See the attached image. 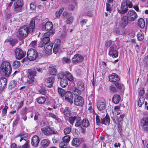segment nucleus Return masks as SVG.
Segmentation results:
<instances>
[{
    "instance_id": "f257e3e1",
    "label": "nucleus",
    "mask_w": 148,
    "mask_h": 148,
    "mask_svg": "<svg viewBox=\"0 0 148 148\" xmlns=\"http://www.w3.org/2000/svg\"><path fill=\"white\" fill-rule=\"evenodd\" d=\"M35 29V21L32 20L31 21L29 27L26 26H24L20 28L19 33L20 35L23 37L26 36L28 33L32 32Z\"/></svg>"
},
{
    "instance_id": "f03ea898",
    "label": "nucleus",
    "mask_w": 148,
    "mask_h": 148,
    "mask_svg": "<svg viewBox=\"0 0 148 148\" xmlns=\"http://www.w3.org/2000/svg\"><path fill=\"white\" fill-rule=\"evenodd\" d=\"M12 69L9 62L4 61L0 66V73L1 74L6 77H9L11 74Z\"/></svg>"
},
{
    "instance_id": "7ed1b4c3",
    "label": "nucleus",
    "mask_w": 148,
    "mask_h": 148,
    "mask_svg": "<svg viewBox=\"0 0 148 148\" xmlns=\"http://www.w3.org/2000/svg\"><path fill=\"white\" fill-rule=\"evenodd\" d=\"M38 56L36 51L34 49H30L27 52V59L30 61L35 60Z\"/></svg>"
},
{
    "instance_id": "20e7f679",
    "label": "nucleus",
    "mask_w": 148,
    "mask_h": 148,
    "mask_svg": "<svg viewBox=\"0 0 148 148\" xmlns=\"http://www.w3.org/2000/svg\"><path fill=\"white\" fill-rule=\"evenodd\" d=\"M129 21H133L136 20L138 18L136 13L133 10L129 11L127 14Z\"/></svg>"
},
{
    "instance_id": "39448f33",
    "label": "nucleus",
    "mask_w": 148,
    "mask_h": 148,
    "mask_svg": "<svg viewBox=\"0 0 148 148\" xmlns=\"http://www.w3.org/2000/svg\"><path fill=\"white\" fill-rule=\"evenodd\" d=\"M50 33L47 32L45 33L43 37L41 40L39 45V47H42L44 46V45H46L50 41L49 36Z\"/></svg>"
},
{
    "instance_id": "423d86ee",
    "label": "nucleus",
    "mask_w": 148,
    "mask_h": 148,
    "mask_svg": "<svg viewBox=\"0 0 148 148\" xmlns=\"http://www.w3.org/2000/svg\"><path fill=\"white\" fill-rule=\"evenodd\" d=\"M23 5L22 0H17L14 3V10L16 12L21 11Z\"/></svg>"
},
{
    "instance_id": "0eeeda50",
    "label": "nucleus",
    "mask_w": 148,
    "mask_h": 148,
    "mask_svg": "<svg viewBox=\"0 0 148 148\" xmlns=\"http://www.w3.org/2000/svg\"><path fill=\"white\" fill-rule=\"evenodd\" d=\"M41 131L46 136L56 134L55 131L52 130L50 127L47 126L41 129Z\"/></svg>"
},
{
    "instance_id": "6e6552de",
    "label": "nucleus",
    "mask_w": 148,
    "mask_h": 148,
    "mask_svg": "<svg viewBox=\"0 0 148 148\" xmlns=\"http://www.w3.org/2000/svg\"><path fill=\"white\" fill-rule=\"evenodd\" d=\"M106 102L104 100H99L97 102V106L99 111H102L105 110L106 106Z\"/></svg>"
},
{
    "instance_id": "1a4fd4ad",
    "label": "nucleus",
    "mask_w": 148,
    "mask_h": 148,
    "mask_svg": "<svg viewBox=\"0 0 148 148\" xmlns=\"http://www.w3.org/2000/svg\"><path fill=\"white\" fill-rule=\"evenodd\" d=\"M15 56L17 59H21L24 57L26 53H24L23 51L19 48L16 49L15 51Z\"/></svg>"
},
{
    "instance_id": "9d476101",
    "label": "nucleus",
    "mask_w": 148,
    "mask_h": 148,
    "mask_svg": "<svg viewBox=\"0 0 148 148\" xmlns=\"http://www.w3.org/2000/svg\"><path fill=\"white\" fill-rule=\"evenodd\" d=\"M84 57L80 54H76L74 56L72 59V62L74 63H80L84 61Z\"/></svg>"
},
{
    "instance_id": "9b49d317",
    "label": "nucleus",
    "mask_w": 148,
    "mask_h": 148,
    "mask_svg": "<svg viewBox=\"0 0 148 148\" xmlns=\"http://www.w3.org/2000/svg\"><path fill=\"white\" fill-rule=\"evenodd\" d=\"M74 102L76 105L80 106L83 105L84 103L82 97L80 96H77L75 97Z\"/></svg>"
},
{
    "instance_id": "f8f14e48",
    "label": "nucleus",
    "mask_w": 148,
    "mask_h": 148,
    "mask_svg": "<svg viewBox=\"0 0 148 148\" xmlns=\"http://www.w3.org/2000/svg\"><path fill=\"white\" fill-rule=\"evenodd\" d=\"M118 52L115 48L111 46L110 48L109 55L113 58H116L118 57Z\"/></svg>"
},
{
    "instance_id": "ddd939ff",
    "label": "nucleus",
    "mask_w": 148,
    "mask_h": 148,
    "mask_svg": "<svg viewBox=\"0 0 148 148\" xmlns=\"http://www.w3.org/2000/svg\"><path fill=\"white\" fill-rule=\"evenodd\" d=\"M64 97L66 101L69 102L71 104L73 103V95L70 91H67L65 94Z\"/></svg>"
},
{
    "instance_id": "4468645a",
    "label": "nucleus",
    "mask_w": 148,
    "mask_h": 148,
    "mask_svg": "<svg viewBox=\"0 0 148 148\" xmlns=\"http://www.w3.org/2000/svg\"><path fill=\"white\" fill-rule=\"evenodd\" d=\"M53 46L52 43L49 45H45L44 46V50L43 51L45 54L49 55L51 54L52 52Z\"/></svg>"
},
{
    "instance_id": "2eb2a0df",
    "label": "nucleus",
    "mask_w": 148,
    "mask_h": 148,
    "mask_svg": "<svg viewBox=\"0 0 148 148\" xmlns=\"http://www.w3.org/2000/svg\"><path fill=\"white\" fill-rule=\"evenodd\" d=\"M128 10L127 6L123 1L121 3L120 9L118 10V12L121 14H123L127 12Z\"/></svg>"
},
{
    "instance_id": "dca6fc26",
    "label": "nucleus",
    "mask_w": 148,
    "mask_h": 148,
    "mask_svg": "<svg viewBox=\"0 0 148 148\" xmlns=\"http://www.w3.org/2000/svg\"><path fill=\"white\" fill-rule=\"evenodd\" d=\"M39 142V138L37 136H34L32 139V144L34 147L37 146Z\"/></svg>"
},
{
    "instance_id": "f3484780",
    "label": "nucleus",
    "mask_w": 148,
    "mask_h": 148,
    "mask_svg": "<svg viewBox=\"0 0 148 148\" xmlns=\"http://www.w3.org/2000/svg\"><path fill=\"white\" fill-rule=\"evenodd\" d=\"M142 123L144 131L148 130V117H146L142 120Z\"/></svg>"
},
{
    "instance_id": "a211bd4d",
    "label": "nucleus",
    "mask_w": 148,
    "mask_h": 148,
    "mask_svg": "<svg viewBox=\"0 0 148 148\" xmlns=\"http://www.w3.org/2000/svg\"><path fill=\"white\" fill-rule=\"evenodd\" d=\"M109 80L111 82L118 81L119 80V78L118 75L115 73H112L109 76Z\"/></svg>"
},
{
    "instance_id": "6ab92c4d",
    "label": "nucleus",
    "mask_w": 148,
    "mask_h": 148,
    "mask_svg": "<svg viewBox=\"0 0 148 148\" xmlns=\"http://www.w3.org/2000/svg\"><path fill=\"white\" fill-rule=\"evenodd\" d=\"M53 28L52 23L50 21L47 22L45 24V29L47 32H49L52 30Z\"/></svg>"
},
{
    "instance_id": "aec40b11",
    "label": "nucleus",
    "mask_w": 148,
    "mask_h": 148,
    "mask_svg": "<svg viewBox=\"0 0 148 148\" xmlns=\"http://www.w3.org/2000/svg\"><path fill=\"white\" fill-rule=\"evenodd\" d=\"M82 142V139L74 138L72 141V145L75 147H78Z\"/></svg>"
},
{
    "instance_id": "412c9836",
    "label": "nucleus",
    "mask_w": 148,
    "mask_h": 148,
    "mask_svg": "<svg viewBox=\"0 0 148 148\" xmlns=\"http://www.w3.org/2000/svg\"><path fill=\"white\" fill-rule=\"evenodd\" d=\"M27 73L29 74L28 75L29 78H34L36 75L35 69H29L27 71Z\"/></svg>"
},
{
    "instance_id": "4be33fe9",
    "label": "nucleus",
    "mask_w": 148,
    "mask_h": 148,
    "mask_svg": "<svg viewBox=\"0 0 148 148\" xmlns=\"http://www.w3.org/2000/svg\"><path fill=\"white\" fill-rule=\"evenodd\" d=\"M7 83V80L5 77H2L0 79V90L4 88Z\"/></svg>"
},
{
    "instance_id": "5701e85b",
    "label": "nucleus",
    "mask_w": 148,
    "mask_h": 148,
    "mask_svg": "<svg viewBox=\"0 0 148 148\" xmlns=\"http://www.w3.org/2000/svg\"><path fill=\"white\" fill-rule=\"evenodd\" d=\"M71 4L68 7L69 9L71 10H73L75 6L77 5V2L76 0H71L70 1Z\"/></svg>"
},
{
    "instance_id": "b1692460",
    "label": "nucleus",
    "mask_w": 148,
    "mask_h": 148,
    "mask_svg": "<svg viewBox=\"0 0 148 148\" xmlns=\"http://www.w3.org/2000/svg\"><path fill=\"white\" fill-rule=\"evenodd\" d=\"M122 20L121 25L123 27H125L127 25L129 20L127 17L125 16H124L122 18Z\"/></svg>"
},
{
    "instance_id": "393cba45",
    "label": "nucleus",
    "mask_w": 148,
    "mask_h": 148,
    "mask_svg": "<svg viewBox=\"0 0 148 148\" xmlns=\"http://www.w3.org/2000/svg\"><path fill=\"white\" fill-rule=\"evenodd\" d=\"M121 97L120 96L117 94L114 95L112 98V101L115 104H117L121 100Z\"/></svg>"
},
{
    "instance_id": "a878e982",
    "label": "nucleus",
    "mask_w": 148,
    "mask_h": 148,
    "mask_svg": "<svg viewBox=\"0 0 148 148\" xmlns=\"http://www.w3.org/2000/svg\"><path fill=\"white\" fill-rule=\"evenodd\" d=\"M77 86L75 87L83 91L84 89V83L81 81H79L77 83Z\"/></svg>"
},
{
    "instance_id": "bb28decb",
    "label": "nucleus",
    "mask_w": 148,
    "mask_h": 148,
    "mask_svg": "<svg viewBox=\"0 0 148 148\" xmlns=\"http://www.w3.org/2000/svg\"><path fill=\"white\" fill-rule=\"evenodd\" d=\"M55 81V78L53 77H50L46 79L45 82L46 83H50V85L48 86L49 87H51L52 86V84H53Z\"/></svg>"
},
{
    "instance_id": "cd10ccee",
    "label": "nucleus",
    "mask_w": 148,
    "mask_h": 148,
    "mask_svg": "<svg viewBox=\"0 0 148 148\" xmlns=\"http://www.w3.org/2000/svg\"><path fill=\"white\" fill-rule=\"evenodd\" d=\"M109 116L107 114L103 119H101V123L102 124H106V123L109 124L110 122Z\"/></svg>"
},
{
    "instance_id": "c85d7f7f",
    "label": "nucleus",
    "mask_w": 148,
    "mask_h": 148,
    "mask_svg": "<svg viewBox=\"0 0 148 148\" xmlns=\"http://www.w3.org/2000/svg\"><path fill=\"white\" fill-rule=\"evenodd\" d=\"M49 144V140L47 139H45L42 140L41 143V146L44 147H46L48 146Z\"/></svg>"
},
{
    "instance_id": "c756f323",
    "label": "nucleus",
    "mask_w": 148,
    "mask_h": 148,
    "mask_svg": "<svg viewBox=\"0 0 148 148\" xmlns=\"http://www.w3.org/2000/svg\"><path fill=\"white\" fill-rule=\"evenodd\" d=\"M82 91L75 87L74 88L73 90V93L75 95L79 96L81 94Z\"/></svg>"
},
{
    "instance_id": "7c9ffc66",
    "label": "nucleus",
    "mask_w": 148,
    "mask_h": 148,
    "mask_svg": "<svg viewBox=\"0 0 148 148\" xmlns=\"http://www.w3.org/2000/svg\"><path fill=\"white\" fill-rule=\"evenodd\" d=\"M138 25L142 28H144L145 26V22L144 19L140 18L138 19Z\"/></svg>"
},
{
    "instance_id": "2f4dec72",
    "label": "nucleus",
    "mask_w": 148,
    "mask_h": 148,
    "mask_svg": "<svg viewBox=\"0 0 148 148\" xmlns=\"http://www.w3.org/2000/svg\"><path fill=\"white\" fill-rule=\"evenodd\" d=\"M115 85L118 89L120 90L121 92L123 91L124 86L123 84L117 82L115 83Z\"/></svg>"
},
{
    "instance_id": "473e14b6",
    "label": "nucleus",
    "mask_w": 148,
    "mask_h": 148,
    "mask_svg": "<svg viewBox=\"0 0 148 148\" xmlns=\"http://www.w3.org/2000/svg\"><path fill=\"white\" fill-rule=\"evenodd\" d=\"M65 77L70 81H73V78L71 74L69 72H66L65 73Z\"/></svg>"
},
{
    "instance_id": "72a5a7b5",
    "label": "nucleus",
    "mask_w": 148,
    "mask_h": 148,
    "mask_svg": "<svg viewBox=\"0 0 148 148\" xmlns=\"http://www.w3.org/2000/svg\"><path fill=\"white\" fill-rule=\"evenodd\" d=\"M58 92L59 95L62 97H63L65 96V94L66 93L65 90L63 89L62 88H59L58 90Z\"/></svg>"
},
{
    "instance_id": "f704fd0d",
    "label": "nucleus",
    "mask_w": 148,
    "mask_h": 148,
    "mask_svg": "<svg viewBox=\"0 0 148 148\" xmlns=\"http://www.w3.org/2000/svg\"><path fill=\"white\" fill-rule=\"evenodd\" d=\"M20 65V62L18 60H15L13 63V67L15 69H17L18 68Z\"/></svg>"
},
{
    "instance_id": "c9c22d12",
    "label": "nucleus",
    "mask_w": 148,
    "mask_h": 148,
    "mask_svg": "<svg viewBox=\"0 0 148 148\" xmlns=\"http://www.w3.org/2000/svg\"><path fill=\"white\" fill-rule=\"evenodd\" d=\"M20 136L21 138L20 139V141L21 142L22 140H24L26 141L27 139V135L26 134H19L17 136V137Z\"/></svg>"
},
{
    "instance_id": "e433bc0d",
    "label": "nucleus",
    "mask_w": 148,
    "mask_h": 148,
    "mask_svg": "<svg viewBox=\"0 0 148 148\" xmlns=\"http://www.w3.org/2000/svg\"><path fill=\"white\" fill-rule=\"evenodd\" d=\"M60 85L62 87H64L66 86L68 84V82L66 79H62L60 82Z\"/></svg>"
},
{
    "instance_id": "4c0bfd02",
    "label": "nucleus",
    "mask_w": 148,
    "mask_h": 148,
    "mask_svg": "<svg viewBox=\"0 0 148 148\" xmlns=\"http://www.w3.org/2000/svg\"><path fill=\"white\" fill-rule=\"evenodd\" d=\"M71 113V111L70 109L68 107L66 108L64 112V114L66 116H69Z\"/></svg>"
},
{
    "instance_id": "58836bf2",
    "label": "nucleus",
    "mask_w": 148,
    "mask_h": 148,
    "mask_svg": "<svg viewBox=\"0 0 148 148\" xmlns=\"http://www.w3.org/2000/svg\"><path fill=\"white\" fill-rule=\"evenodd\" d=\"M67 18L65 21L66 23L68 24L72 23L74 20L73 17L70 15Z\"/></svg>"
},
{
    "instance_id": "ea45409f",
    "label": "nucleus",
    "mask_w": 148,
    "mask_h": 148,
    "mask_svg": "<svg viewBox=\"0 0 148 148\" xmlns=\"http://www.w3.org/2000/svg\"><path fill=\"white\" fill-rule=\"evenodd\" d=\"M49 115L50 117L57 120L58 122L61 121V119L58 118V116L53 113H49Z\"/></svg>"
},
{
    "instance_id": "a19ab883",
    "label": "nucleus",
    "mask_w": 148,
    "mask_h": 148,
    "mask_svg": "<svg viewBox=\"0 0 148 148\" xmlns=\"http://www.w3.org/2000/svg\"><path fill=\"white\" fill-rule=\"evenodd\" d=\"M60 48V46L59 44H55L53 48V53L55 54H56L59 51Z\"/></svg>"
},
{
    "instance_id": "79ce46f5",
    "label": "nucleus",
    "mask_w": 148,
    "mask_h": 148,
    "mask_svg": "<svg viewBox=\"0 0 148 148\" xmlns=\"http://www.w3.org/2000/svg\"><path fill=\"white\" fill-rule=\"evenodd\" d=\"M38 103L40 104L44 103L46 101V99L43 97H40L37 99Z\"/></svg>"
},
{
    "instance_id": "37998d69",
    "label": "nucleus",
    "mask_w": 148,
    "mask_h": 148,
    "mask_svg": "<svg viewBox=\"0 0 148 148\" xmlns=\"http://www.w3.org/2000/svg\"><path fill=\"white\" fill-rule=\"evenodd\" d=\"M137 36L138 40L140 41L142 40L144 38V36L141 32H140L138 33Z\"/></svg>"
},
{
    "instance_id": "c03bdc74",
    "label": "nucleus",
    "mask_w": 148,
    "mask_h": 148,
    "mask_svg": "<svg viewBox=\"0 0 148 148\" xmlns=\"http://www.w3.org/2000/svg\"><path fill=\"white\" fill-rule=\"evenodd\" d=\"M123 1L125 3L127 6L128 8H132L133 5L132 4V3L130 0H124Z\"/></svg>"
},
{
    "instance_id": "a18cd8bd",
    "label": "nucleus",
    "mask_w": 148,
    "mask_h": 148,
    "mask_svg": "<svg viewBox=\"0 0 148 148\" xmlns=\"http://www.w3.org/2000/svg\"><path fill=\"white\" fill-rule=\"evenodd\" d=\"M16 84L17 82L15 80H12L10 82L9 84V88L10 89H12L15 87Z\"/></svg>"
},
{
    "instance_id": "49530a36",
    "label": "nucleus",
    "mask_w": 148,
    "mask_h": 148,
    "mask_svg": "<svg viewBox=\"0 0 148 148\" xmlns=\"http://www.w3.org/2000/svg\"><path fill=\"white\" fill-rule=\"evenodd\" d=\"M70 140V137L69 135L64 136L62 138L63 141L67 143H69Z\"/></svg>"
},
{
    "instance_id": "de8ad7c7",
    "label": "nucleus",
    "mask_w": 148,
    "mask_h": 148,
    "mask_svg": "<svg viewBox=\"0 0 148 148\" xmlns=\"http://www.w3.org/2000/svg\"><path fill=\"white\" fill-rule=\"evenodd\" d=\"M8 109V106L6 105L5 106L4 108L2 110V116L3 117H4L6 116Z\"/></svg>"
},
{
    "instance_id": "09e8293b",
    "label": "nucleus",
    "mask_w": 148,
    "mask_h": 148,
    "mask_svg": "<svg viewBox=\"0 0 148 148\" xmlns=\"http://www.w3.org/2000/svg\"><path fill=\"white\" fill-rule=\"evenodd\" d=\"M71 128L70 127H68L64 130V133L65 135L69 134L71 131Z\"/></svg>"
},
{
    "instance_id": "8fccbe9b",
    "label": "nucleus",
    "mask_w": 148,
    "mask_h": 148,
    "mask_svg": "<svg viewBox=\"0 0 148 148\" xmlns=\"http://www.w3.org/2000/svg\"><path fill=\"white\" fill-rule=\"evenodd\" d=\"M82 124L83 126L86 127L89 125V123L88 120L84 119L82 122Z\"/></svg>"
},
{
    "instance_id": "3c124183",
    "label": "nucleus",
    "mask_w": 148,
    "mask_h": 148,
    "mask_svg": "<svg viewBox=\"0 0 148 148\" xmlns=\"http://www.w3.org/2000/svg\"><path fill=\"white\" fill-rule=\"evenodd\" d=\"M59 147L60 148H66L67 147V143L62 141L59 143Z\"/></svg>"
},
{
    "instance_id": "603ef678",
    "label": "nucleus",
    "mask_w": 148,
    "mask_h": 148,
    "mask_svg": "<svg viewBox=\"0 0 148 148\" xmlns=\"http://www.w3.org/2000/svg\"><path fill=\"white\" fill-rule=\"evenodd\" d=\"M77 116L71 117L69 118V121L70 122L71 124L73 125L75 121L77 119Z\"/></svg>"
},
{
    "instance_id": "864d4df0",
    "label": "nucleus",
    "mask_w": 148,
    "mask_h": 148,
    "mask_svg": "<svg viewBox=\"0 0 148 148\" xmlns=\"http://www.w3.org/2000/svg\"><path fill=\"white\" fill-rule=\"evenodd\" d=\"M65 76V73H64L63 72H61L58 73V79H63V78Z\"/></svg>"
},
{
    "instance_id": "5fc2aeb1",
    "label": "nucleus",
    "mask_w": 148,
    "mask_h": 148,
    "mask_svg": "<svg viewBox=\"0 0 148 148\" xmlns=\"http://www.w3.org/2000/svg\"><path fill=\"white\" fill-rule=\"evenodd\" d=\"M57 73V70L55 68H52L49 71L50 74L51 75H55Z\"/></svg>"
},
{
    "instance_id": "6e6d98bb",
    "label": "nucleus",
    "mask_w": 148,
    "mask_h": 148,
    "mask_svg": "<svg viewBox=\"0 0 148 148\" xmlns=\"http://www.w3.org/2000/svg\"><path fill=\"white\" fill-rule=\"evenodd\" d=\"M63 62L69 63L71 62L70 59L68 57H64L62 59Z\"/></svg>"
},
{
    "instance_id": "4d7b16f0",
    "label": "nucleus",
    "mask_w": 148,
    "mask_h": 148,
    "mask_svg": "<svg viewBox=\"0 0 148 148\" xmlns=\"http://www.w3.org/2000/svg\"><path fill=\"white\" fill-rule=\"evenodd\" d=\"M64 9L63 8H61L60 9L58 12H56V16L58 17H59L61 14L63 12Z\"/></svg>"
},
{
    "instance_id": "13d9d810",
    "label": "nucleus",
    "mask_w": 148,
    "mask_h": 148,
    "mask_svg": "<svg viewBox=\"0 0 148 148\" xmlns=\"http://www.w3.org/2000/svg\"><path fill=\"white\" fill-rule=\"evenodd\" d=\"M30 47L33 48H35L36 47H37L36 41H33L30 43Z\"/></svg>"
},
{
    "instance_id": "bf43d9fd",
    "label": "nucleus",
    "mask_w": 148,
    "mask_h": 148,
    "mask_svg": "<svg viewBox=\"0 0 148 148\" xmlns=\"http://www.w3.org/2000/svg\"><path fill=\"white\" fill-rule=\"evenodd\" d=\"M95 114L96 115V123L97 125H99L101 123V121L99 118V117L98 115L96 113H95Z\"/></svg>"
},
{
    "instance_id": "052dcab7",
    "label": "nucleus",
    "mask_w": 148,
    "mask_h": 148,
    "mask_svg": "<svg viewBox=\"0 0 148 148\" xmlns=\"http://www.w3.org/2000/svg\"><path fill=\"white\" fill-rule=\"evenodd\" d=\"M76 120H77V122L75 123V126L77 127H78L80 126V125L81 124V119H77H77Z\"/></svg>"
},
{
    "instance_id": "680f3d73",
    "label": "nucleus",
    "mask_w": 148,
    "mask_h": 148,
    "mask_svg": "<svg viewBox=\"0 0 148 148\" xmlns=\"http://www.w3.org/2000/svg\"><path fill=\"white\" fill-rule=\"evenodd\" d=\"M9 42L10 44L12 46H13L16 43V41L15 40L13 39L12 38L9 39Z\"/></svg>"
},
{
    "instance_id": "e2e57ef3",
    "label": "nucleus",
    "mask_w": 148,
    "mask_h": 148,
    "mask_svg": "<svg viewBox=\"0 0 148 148\" xmlns=\"http://www.w3.org/2000/svg\"><path fill=\"white\" fill-rule=\"evenodd\" d=\"M110 90L112 92H115L116 91V88L113 86H110Z\"/></svg>"
},
{
    "instance_id": "0e129e2a",
    "label": "nucleus",
    "mask_w": 148,
    "mask_h": 148,
    "mask_svg": "<svg viewBox=\"0 0 148 148\" xmlns=\"http://www.w3.org/2000/svg\"><path fill=\"white\" fill-rule=\"evenodd\" d=\"M40 93L42 95H44L46 94V91L44 87H42L40 90Z\"/></svg>"
},
{
    "instance_id": "69168bd1",
    "label": "nucleus",
    "mask_w": 148,
    "mask_h": 148,
    "mask_svg": "<svg viewBox=\"0 0 148 148\" xmlns=\"http://www.w3.org/2000/svg\"><path fill=\"white\" fill-rule=\"evenodd\" d=\"M29 79L26 82L28 84L32 83L34 80V78H29Z\"/></svg>"
},
{
    "instance_id": "338daca9",
    "label": "nucleus",
    "mask_w": 148,
    "mask_h": 148,
    "mask_svg": "<svg viewBox=\"0 0 148 148\" xmlns=\"http://www.w3.org/2000/svg\"><path fill=\"white\" fill-rule=\"evenodd\" d=\"M30 8L32 10H34L36 8V6L33 3L30 4Z\"/></svg>"
},
{
    "instance_id": "774afa93",
    "label": "nucleus",
    "mask_w": 148,
    "mask_h": 148,
    "mask_svg": "<svg viewBox=\"0 0 148 148\" xmlns=\"http://www.w3.org/2000/svg\"><path fill=\"white\" fill-rule=\"evenodd\" d=\"M111 8L110 4L107 3H106V10H107L110 11L111 10Z\"/></svg>"
}]
</instances>
